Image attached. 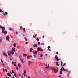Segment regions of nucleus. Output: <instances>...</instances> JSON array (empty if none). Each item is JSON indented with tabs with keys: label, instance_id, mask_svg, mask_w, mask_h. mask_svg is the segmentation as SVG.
<instances>
[{
	"label": "nucleus",
	"instance_id": "nucleus-1",
	"mask_svg": "<svg viewBox=\"0 0 78 78\" xmlns=\"http://www.w3.org/2000/svg\"><path fill=\"white\" fill-rule=\"evenodd\" d=\"M54 58L55 59L54 61L56 60L57 61H60V60H61V59H59V57H58L57 55L55 56V57Z\"/></svg>",
	"mask_w": 78,
	"mask_h": 78
},
{
	"label": "nucleus",
	"instance_id": "nucleus-2",
	"mask_svg": "<svg viewBox=\"0 0 78 78\" xmlns=\"http://www.w3.org/2000/svg\"><path fill=\"white\" fill-rule=\"evenodd\" d=\"M62 68H61V69H60V70L61 71H65V70H66V71H67V72H69V71H68V70L67 69H65L64 68V67L62 66Z\"/></svg>",
	"mask_w": 78,
	"mask_h": 78
},
{
	"label": "nucleus",
	"instance_id": "nucleus-3",
	"mask_svg": "<svg viewBox=\"0 0 78 78\" xmlns=\"http://www.w3.org/2000/svg\"><path fill=\"white\" fill-rule=\"evenodd\" d=\"M37 50L38 51H43L44 50L41 48H38Z\"/></svg>",
	"mask_w": 78,
	"mask_h": 78
},
{
	"label": "nucleus",
	"instance_id": "nucleus-4",
	"mask_svg": "<svg viewBox=\"0 0 78 78\" xmlns=\"http://www.w3.org/2000/svg\"><path fill=\"white\" fill-rule=\"evenodd\" d=\"M3 55H4V56H5L6 57L7 56V54L6 53H5V52H3Z\"/></svg>",
	"mask_w": 78,
	"mask_h": 78
},
{
	"label": "nucleus",
	"instance_id": "nucleus-5",
	"mask_svg": "<svg viewBox=\"0 0 78 78\" xmlns=\"http://www.w3.org/2000/svg\"><path fill=\"white\" fill-rule=\"evenodd\" d=\"M59 70V69H58V70H56V69H54L53 70H54V71L55 72V73H56V72H58V70Z\"/></svg>",
	"mask_w": 78,
	"mask_h": 78
},
{
	"label": "nucleus",
	"instance_id": "nucleus-6",
	"mask_svg": "<svg viewBox=\"0 0 78 78\" xmlns=\"http://www.w3.org/2000/svg\"><path fill=\"white\" fill-rule=\"evenodd\" d=\"M20 59L21 61L22 64H24V62H23V59H22V58H20Z\"/></svg>",
	"mask_w": 78,
	"mask_h": 78
},
{
	"label": "nucleus",
	"instance_id": "nucleus-7",
	"mask_svg": "<svg viewBox=\"0 0 78 78\" xmlns=\"http://www.w3.org/2000/svg\"><path fill=\"white\" fill-rule=\"evenodd\" d=\"M2 33H4V34H6V33H7V32L6 31H4V30H2Z\"/></svg>",
	"mask_w": 78,
	"mask_h": 78
},
{
	"label": "nucleus",
	"instance_id": "nucleus-8",
	"mask_svg": "<svg viewBox=\"0 0 78 78\" xmlns=\"http://www.w3.org/2000/svg\"><path fill=\"white\" fill-rule=\"evenodd\" d=\"M11 52H10L9 51H8V56H11Z\"/></svg>",
	"mask_w": 78,
	"mask_h": 78
},
{
	"label": "nucleus",
	"instance_id": "nucleus-9",
	"mask_svg": "<svg viewBox=\"0 0 78 78\" xmlns=\"http://www.w3.org/2000/svg\"><path fill=\"white\" fill-rule=\"evenodd\" d=\"M28 65L29 66H30V64H31V63H33V62L31 61H29L28 62Z\"/></svg>",
	"mask_w": 78,
	"mask_h": 78
},
{
	"label": "nucleus",
	"instance_id": "nucleus-10",
	"mask_svg": "<svg viewBox=\"0 0 78 78\" xmlns=\"http://www.w3.org/2000/svg\"><path fill=\"white\" fill-rule=\"evenodd\" d=\"M7 74L9 76L11 77V74H10L9 73H7Z\"/></svg>",
	"mask_w": 78,
	"mask_h": 78
},
{
	"label": "nucleus",
	"instance_id": "nucleus-11",
	"mask_svg": "<svg viewBox=\"0 0 78 78\" xmlns=\"http://www.w3.org/2000/svg\"><path fill=\"white\" fill-rule=\"evenodd\" d=\"M9 37L8 36H7L6 37V39L7 40V41H9Z\"/></svg>",
	"mask_w": 78,
	"mask_h": 78
},
{
	"label": "nucleus",
	"instance_id": "nucleus-12",
	"mask_svg": "<svg viewBox=\"0 0 78 78\" xmlns=\"http://www.w3.org/2000/svg\"><path fill=\"white\" fill-rule=\"evenodd\" d=\"M38 52V51H36L34 52V55L35 54H37V52Z\"/></svg>",
	"mask_w": 78,
	"mask_h": 78
},
{
	"label": "nucleus",
	"instance_id": "nucleus-13",
	"mask_svg": "<svg viewBox=\"0 0 78 78\" xmlns=\"http://www.w3.org/2000/svg\"><path fill=\"white\" fill-rule=\"evenodd\" d=\"M18 66L19 68H20V67H21V65H20V63H19L18 64Z\"/></svg>",
	"mask_w": 78,
	"mask_h": 78
},
{
	"label": "nucleus",
	"instance_id": "nucleus-14",
	"mask_svg": "<svg viewBox=\"0 0 78 78\" xmlns=\"http://www.w3.org/2000/svg\"><path fill=\"white\" fill-rule=\"evenodd\" d=\"M11 54H12V55H14V52L12 51H11Z\"/></svg>",
	"mask_w": 78,
	"mask_h": 78
},
{
	"label": "nucleus",
	"instance_id": "nucleus-15",
	"mask_svg": "<svg viewBox=\"0 0 78 78\" xmlns=\"http://www.w3.org/2000/svg\"><path fill=\"white\" fill-rule=\"evenodd\" d=\"M2 28V31H4L5 28V27H3Z\"/></svg>",
	"mask_w": 78,
	"mask_h": 78
},
{
	"label": "nucleus",
	"instance_id": "nucleus-16",
	"mask_svg": "<svg viewBox=\"0 0 78 78\" xmlns=\"http://www.w3.org/2000/svg\"><path fill=\"white\" fill-rule=\"evenodd\" d=\"M37 45H38L37 44H34V45L33 47H37Z\"/></svg>",
	"mask_w": 78,
	"mask_h": 78
},
{
	"label": "nucleus",
	"instance_id": "nucleus-17",
	"mask_svg": "<svg viewBox=\"0 0 78 78\" xmlns=\"http://www.w3.org/2000/svg\"><path fill=\"white\" fill-rule=\"evenodd\" d=\"M51 48V47H50V46H48V50H49V51H51V50H50V49H49V48Z\"/></svg>",
	"mask_w": 78,
	"mask_h": 78
},
{
	"label": "nucleus",
	"instance_id": "nucleus-18",
	"mask_svg": "<svg viewBox=\"0 0 78 78\" xmlns=\"http://www.w3.org/2000/svg\"><path fill=\"white\" fill-rule=\"evenodd\" d=\"M12 51H13L14 52H15V48H13L12 49Z\"/></svg>",
	"mask_w": 78,
	"mask_h": 78
},
{
	"label": "nucleus",
	"instance_id": "nucleus-19",
	"mask_svg": "<svg viewBox=\"0 0 78 78\" xmlns=\"http://www.w3.org/2000/svg\"><path fill=\"white\" fill-rule=\"evenodd\" d=\"M55 63L57 66H59V64H58V62H56Z\"/></svg>",
	"mask_w": 78,
	"mask_h": 78
},
{
	"label": "nucleus",
	"instance_id": "nucleus-20",
	"mask_svg": "<svg viewBox=\"0 0 78 78\" xmlns=\"http://www.w3.org/2000/svg\"><path fill=\"white\" fill-rule=\"evenodd\" d=\"M37 36V34H36L35 35H33V37H34L35 38L36 37V36Z\"/></svg>",
	"mask_w": 78,
	"mask_h": 78
},
{
	"label": "nucleus",
	"instance_id": "nucleus-21",
	"mask_svg": "<svg viewBox=\"0 0 78 78\" xmlns=\"http://www.w3.org/2000/svg\"><path fill=\"white\" fill-rule=\"evenodd\" d=\"M13 46L14 47H16V43H14V44H13Z\"/></svg>",
	"mask_w": 78,
	"mask_h": 78
},
{
	"label": "nucleus",
	"instance_id": "nucleus-22",
	"mask_svg": "<svg viewBox=\"0 0 78 78\" xmlns=\"http://www.w3.org/2000/svg\"><path fill=\"white\" fill-rule=\"evenodd\" d=\"M27 58H28V59H30V58H31V57H30V56H28L27 57Z\"/></svg>",
	"mask_w": 78,
	"mask_h": 78
},
{
	"label": "nucleus",
	"instance_id": "nucleus-23",
	"mask_svg": "<svg viewBox=\"0 0 78 78\" xmlns=\"http://www.w3.org/2000/svg\"><path fill=\"white\" fill-rule=\"evenodd\" d=\"M50 70H53L54 69V68H53V67H51V68H50Z\"/></svg>",
	"mask_w": 78,
	"mask_h": 78
},
{
	"label": "nucleus",
	"instance_id": "nucleus-24",
	"mask_svg": "<svg viewBox=\"0 0 78 78\" xmlns=\"http://www.w3.org/2000/svg\"><path fill=\"white\" fill-rule=\"evenodd\" d=\"M14 76H15V77H16V78H17V75L16 74V73H15L14 74Z\"/></svg>",
	"mask_w": 78,
	"mask_h": 78
},
{
	"label": "nucleus",
	"instance_id": "nucleus-25",
	"mask_svg": "<svg viewBox=\"0 0 78 78\" xmlns=\"http://www.w3.org/2000/svg\"><path fill=\"white\" fill-rule=\"evenodd\" d=\"M71 72V71H69V73L67 75V76H69V75H70V73Z\"/></svg>",
	"mask_w": 78,
	"mask_h": 78
},
{
	"label": "nucleus",
	"instance_id": "nucleus-26",
	"mask_svg": "<svg viewBox=\"0 0 78 78\" xmlns=\"http://www.w3.org/2000/svg\"><path fill=\"white\" fill-rule=\"evenodd\" d=\"M33 51V48H31L30 49V52H32V51Z\"/></svg>",
	"mask_w": 78,
	"mask_h": 78
},
{
	"label": "nucleus",
	"instance_id": "nucleus-27",
	"mask_svg": "<svg viewBox=\"0 0 78 78\" xmlns=\"http://www.w3.org/2000/svg\"><path fill=\"white\" fill-rule=\"evenodd\" d=\"M36 40H37V42H39V38H36Z\"/></svg>",
	"mask_w": 78,
	"mask_h": 78
},
{
	"label": "nucleus",
	"instance_id": "nucleus-28",
	"mask_svg": "<svg viewBox=\"0 0 78 78\" xmlns=\"http://www.w3.org/2000/svg\"><path fill=\"white\" fill-rule=\"evenodd\" d=\"M22 26H20V30H22Z\"/></svg>",
	"mask_w": 78,
	"mask_h": 78
},
{
	"label": "nucleus",
	"instance_id": "nucleus-29",
	"mask_svg": "<svg viewBox=\"0 0 78 78\" xmlns=\"http://www.w3.org/2000/svg\"><path fill=\"white\" fill-rule=\"evenodd\" d=\"M1 61L2 62V63H3V59H1Z\"/></svg>",
	"mask_w": 78,
	"mask_h": 78
},
{
	"label": "nucleus",
	"instance_id": "nucleus-30",
	"mask_svg": "<svg viewBox=\"0 0 78 78\" xmlns=\"http://www.w3.org/2000/svg\"><path fill=\"white\" fill-rule=\"evenodd\" d=\"M12 73H15V72L14 71V70H12Z\"/></svg>",
	"mask_w": 78,
	"mask_h": 78
},
{
	"label": "nucleus",
	"instance_id": "nucleus-31",
	"mask_svg": "<svg viewBox=\"0 0 78 78\" xmlns=\"http://www.w3.org/2000/svg\"><path fill=\"white\" fill-rule=\"evenodd\" d=\"M14 63H16V62L14 61L12 62V64H14Z\"/></svg>",
	"mask_w": 78,
	"mask_h": 78
},
{
	"label": "nucleus",
	"instance_id": "nucleus-32",
	"mask_svg": "<svg viewBox=\"0 0 78 78\" xmlns=\"http://www.w3.org/2000/svg\"><path fill=\"white\" fill-rule=\"evenodd\" d=\"M23 56H24V57L26 56V54H23Z\"/></svg>",
	"mask_w": 78,
	"mask_h": 78
},
{
	"label": "nucleus",
	"instance_id": "nucleus-33",
	"mask_svg": "<svg viewBox=\"0 0 78 78\" xmlns=\"http://www.w3.org/2000/svg\"><path fill=\"white\" fill-rule=\"evenodd\" d=\"M23 31H24V32H25V28H23Z\"/></svg>",
	"mask_w": 78,
	"mask_h": 78
},
{
	"label": "nucleus",
	"instance_id": "nucleus-34",
	"mask_svg": "<svg viewBox=\"0 0 78 78\" xmlns=\"http://www.w3.org/2000/svg\"><path fill=\"white\" fill-rule=\"evenodd\" d=\"M24 39H25V40L26 41H28V40H27V38H26L25 37H24Z\"/></svg>",
	"mask_w": 78,
	"mask_h": 78
},
{
	"label": "nucleus",
	"instance_id": "nucleus-35",
	"mask_svg": "<svg viewBox=\"0 0 78 78\" xmlns=\"http://www.w3.org/2000/svg\"><path fill=\"white\" fill-rule=\"evenodd\" d=\"M4 12L3 11H2V10L0 9V12Z\"/></svg>",
	"mask_w": 78,
	"mask_h": 78
},
{
	"label": "nucleus",
	"instance_id": "nucleus-36",
	"mask_svg": "<svg viewBox=\"0 0 78 78\" xmlns=\"http://www.w3.org/2000/svg\"><path fill=\"white\" fill-rule=\"evenodd\" d=\"M19 67H17L16 68V69L17 70H19Z\"/></svg>",
	"mask_w": 78,
	"mask_h": 78
},
{
	"label": "nucleus",
	"instance_id": "nucleus-37",
	"mask_svg": "<svg viewBox=\"0 0 78 78\" xmlns=\"http://www.w3.org/2000/svg\"><path fill=\"white\" fill-rule=\"evenodd\" d=\"M63 62H61V66H62V64H63Z\"/></svg>",
	"mask_w": 78,
	"mask_h": 78
},
{
	"label": "nucleus",
	"instance_id": "nucleus-38",
	"mask_svg": "<svg viewBox=\"0 0 78 78\" xmlns=\"http://www.w3.org/2000/svg\"><path fill=\"white\" fill-rule=\"evenodd\" d=\"M38 45H41V43H40V42H38Z\"/></svg>",
	"mask_w": 78,
	"mask_h": 78
},
{
	"label": "nucleus",
	"instance_id": "nucleus-39",
	"mask_svg": "<svg viewBox=\"0 0 78 78\" xmlns=\"http://www.w3.org/2000/svg\"><path fill=\"white\" fill-rule=\"evenodd\" d=\"M62 71H60V74H62Z\"/></svg>",
	"mask_w": 78,
	"mask_h": 78
},
{
	"label": "nucleus",
	"instance_id": "nucleus-40",
	"mask_svg": "<svg viewBox=\"0 0 78 78\" xmlns=\"http://www.w3.org/2000/svg\"><path fill=\"white\" fill-rule=\"evenodd\" d=\"M61 75H60L58 76V78H61Z\"/></svg>",
	"mask_w": 78,
	"mask_h": 78
},
{
	"label": "nucleus",
	"instance_id": "nucleus-41",
	"mask_svg": "<svg viewBox=\"0 0 78 78\" xmlns=\"http://www.w3.org/2000/svg\"><path fill=\"white\" fill-rule=\"evenodd\" d=\"M5 15H7V14H8V13L6 12H5Z\"/></svg>",
	"mask_w": 78,
	"mask_h": 78
},
{
	"label": "nucleus",
	"instance_id": "nucleus-42",
	"mask_svg": "<svg viewBox=\"0 0 78 78\" xmlns=\"http://www.w3.org/2000/svg\"><path fill=\"white\" fill-rule=\"evenodd\" d=\"M16 66H17V65H16V64L14 63V66H15V67H16Z\"/></svg>",
	"mask_w": 78,
	"mask_h": 78
},
{
	"label": "nucleus",
	"instance_id": "nucleus-43",
	"mask_svg": "<svg viewBox=\"0 0 78 78\" xmlns=\"http://www.w3.org/2000/svg\"><path fill=\"white\" fill-rule=\"evenodd\" d=\"M50 66H47V67H46V68H45V69H47V68H50Z\"/></svg>",
	"mask_w": 78,
	"mask_h": 78
},
{
	"label": "nucleus",
	"instance_id": "nucleus-44",
	"mask_svg": "<svg viewBox=\"0 0 78 78\" xmlns=\"http://www.w3.org/2000/svg\"><path fill=\"white\" fill-rule=\"evenodd\" d=\"M9 30L10 31H12V29H11V28H9Z\"/></svg>",
	"mask_w": 78,
	"mask_h": 78
},
{
	"label": "nucleus",
	"instance_id": "nucleus-45",
	"mask_svg": "<svg viewBox=\"0 0 78 78\" xmlns=\"http://www.w3.org/2000/svg\"><path fill=\"white\" fill-rule=\"evenodd\" d=\"M65 65H66V63H64V64L63 65V66H65Z\"/></svg>",
	"mask_w": 78,
	"mask_h": 78
},
{
	"label": "nucleus",
	"instance_id": "nucleus-46",
	"mask_svg": "<svg viewBox=\"0 0 78 78\" xmlns=\"http://www.w3.org/2000/svg\"><path fill=\"white\" fill-rule=\"evenodd\" d=\"M24 73L26 74V70H24Z\"/></svg>",
	"mask_w": 78,
	"mask_h": 78
},
{
	"label": "nucleus",
	"instance_id": "nucleus-47",
	"mask_svg": "<svg viewBox=\"0 0 78 78\" xmlns=\"http://www.w3.org/2000/svg\"><path fill=\"white\" fill-rule=\"evenodd\" d=\"M43 56V55H41L40 56L41 58H42Z\"/></svg>",
	"mask_w": 78,
	"mask_h": 78
},
{
	"label": "nucleus",
	"instance_id": "nucleus-48",
	"mask_svg": "<svg viewBox=\"0 0 78 78\" xmlns=\"http://www.w3.org/2000/svg\"><path fill=\"white\" fill-rule=\"evenodd\" d=\"M25 44H26V45H27V44H28V42H26V43H25Z\"/></svg>",
	"mask_w": 78,
	"mask_h": 78
},
{
	"label": "nucleus",
	"instance_id": "nucleus-49",
	"mask_svg": "<svg viewBox=\"0 0 78 78\" xmlns=\"http://www.w3.org/2000/svg\"><path fill=\"white\" fill-rule=\"evenodd\" d=\"M16 34H18V32H16Z\"/></svg>",
	"mask_w": 78,
	"mask_h": 78
},
{
	"label": "nucleus",
	"instance_id": "nucleus-50",
	"mask_svg": "<svg viewBox=\"0 0 78 78\" xmlns=\"http://www.w3.org/2000/svg\"><path fill=\"white\" fill-rule=\"evenodd\" d=\"M25 74V73H23V75H24V76H26V75H25V74Z\"/></svg>",
	"mask_w": 78,
	"mask_h": 78
},
{
	"label": "nucleus",
	"instance_id": "nucleus-51",
	"mask_svg": "<svg viewBox=\"0 0 78 78\" xmlns=\"http://www.w3.org/2000/svg\"><path fill=\"white\" fill-rule=\"evenodd\" d=\"M34 58H35V57H36V55H34Z\"/></svg>",
	"mask_w": 78,
	"mask_h": 78
},
{
	"label": "nucleus",
	"instance_id": "nucleus-52",
	"mask_svg": "<svg viewBox=\"0 0 78 78\" xmlns=\"http://www.w3.org/2000/svg\"><path fill=\"white\" fill-rule=\"evenodd\" d=\"M2 39H0V42H2Z\"/></svg>",
	"mask_w": 78,
	"mask_h": 78
},
{
	"label": "nucleus",
	"instance_id": "nucleus-53",
	"mask_svg": "<svg viewBox=\"0 0 78 78\" xmlns=\"http://www.w3.org/2000/svg\"><path fill=\"white\" fill-rule=\"evenodd\" d=\"M42 45H44V43H41Z\"/></svg>",
	"mask_w": 78,
	"mask_h": 78
},
{
	"label": "nucleus",
	"instance_id": "nucleus-54",
	"mask_svg": "<svg viewBox=\"0 0 78 78\" xmlns=\"http://www.w3.org/2000/svg\"><path fill=\"white\" fill-rule=\"evenodd\" d=\"M0 28H2V26L0 25Z\"/></svg>",
	"mask_w": 78,
	"mask_h": 78
},
{
	"label": "nucleus",
	"instance_id": "nucleus-55",
	"mask_svg": "<svg viewBox=\"0 0 78 78\" xmlns=\"http://www.w3.org/2000/svg\"><path fill=\"white\" fill-rule=\"evenodd\" d=\"M34 51H32V53H33V54H34Z\"/></svg>",
	"mask_w": 78,
	"mask_h": 78
},
{
	"label": "nucleus",
	"instance_id": "nucleus-56",
	"mask_svg": "<svg viewBox=\"0 0 78 78\" xmlns=\"http://www.w3.org/2000/svg\"><path fill=\"white\" fill-rule=\"evenodd\" d=\"M58 53H59V52H56V54H58Z\"/></svg>",
	"mask_w": 78,
	"mask_h": 78
},
{
	"label": "nucleus",
	"instance_id": "nucleus-57",
	"mask_svg": "<svg viewBox=\"0 0 78 78\" xmlns=\"http://www.w3.org/2000/svg\"><path fill=\"white\" fill-rule=\"evenodd\" d=\"M2 66L4 67V66H5V64H2Z\"/></svg>",
	"mask_w": 78,
	"mask_h": 78
},
{
	"label": "nucleus",
	"instance_id": "nucleus-58",
	"mask_svg": "<svg viewBox=\"0 0 78 78\" xmlns=\"http://www.w3.org/2000/svg\"><path fill=\"white\" fill-rule=\"evenodd\" d=\"M5 70L6 72H7V69H5Z\"/></svg>",
	"mask_w": 78,
	"mask_h": 78
},
{
	"label": "nucleus",
	"instance_id": "nucleus-59",
	"mask_svg": "<svg viewBox=\"0 0 78 78\" xmlns=\"http://www.w3.org/2000/svg\"><path fill=\"white\" fill-rule=\"evenodd\" d=\"M3 14L4 15V16H5V12H4V13H3Z\"/></svg>",
	"mask_w": 78,
	"mask_h": 78
},
{
	"label": "nucleus",
	"instance_id": "nucleus-60",
	"mask_svg": "<svg viewBox=\"0 0 78 78\" xmlns=\"http://www.w3.org/2000/svg\"><path fill=\"white\" fill-rule=\"evenodd\" d=\"M44 35H43V38H44Z\"/></svg>",
	"mask_w": 78,
	"mask_h": 78
},
{
	"label": "nucleus",
	"instance_id": "nucleus-61",
	"mask_svg": "<svg viewBox=\"0 0 78 78\" xmlns=\"http://www.w3.org/2000/svg\"><path fill=\"white\" fill-rule=\"evenodd\" d=\"M3 71L5 72V69H3Z\"/></svg>",
	"mask_w": 78,
	"mask_h": 78
},
{
	"label": "nucleus",
	"instance_id": "nucleus-62",
	"mask_svg": "<svg viewBox=\"0 0 78 78\" xmlns=\"http://www.w3.org/2000/svg\"><path fill=\"white\" fill-rule=\"evenodd\" d=\"M18 55V54H17V53H16V56H17V57H18V56H17V55Z\"/></svg>",
	"mask_w": 78,
	"mask_h": 78
},
{
	"label": "nucleus",
	"instance_id": "nucleus-63",
	"mask_svg": "<svg viewBox=\"0 0 78 78\" xmlns=\"http://www.w3.org/2000/svg\"><path fill=\"white\" fill-rule=\"evenodd\" d=\"M10 73L11 74H12V73L11 72V71L10 72Z\"/></svg>",
	"mask_w": 78,
	"mask_h": 78
},
{
	"label": "nucleus",
	"instance_id": "nucleus-64",
	"mask_svg": "<svg viewBox=\"0 0 78 78\" xmlns=\"http://www.w3.org/2000/svg\"><path fill=\"white\" fill-rule=\"evenodd\" d=\"M12 78H15L14 76H13V77H12Z\"/></svg>",
	"mask_w": 78,
	"mask_h": 78
}]
</instances>
